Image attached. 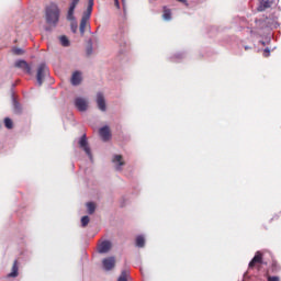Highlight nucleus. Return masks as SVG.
<instances>
[{"mask_svg":"<svg viewBox=\"0 0 281 281\" xmlns=\"http://www.w3.org/2000/svg\"><path fill=\"white\" fill-rule=\"evenodd\" d=\"M45 16L46 23L53 27H56V25H58V21H60V9L58 8V4L50 3L46 8Z\"/></svg>","mask_w":281,"mask_h":281,"instance_id":"obj_1","label":"nucleus"},{"mask_svg":"<svg viewBox=\"0 0 281 281\" xmlns=\"http://www.w3.org/2000/svg\"><path fill=\"white\" fill-rule=\"evenodd\" d=\"M47 76H49V68H47V65L41 64L37 68L36 75V80L40 87L45 82V78H47Z\"/></svg>","mask_w":281,"mask_h":281,"instance_id":"obj_2","label":"nucleus"},{"mask_svg":"<svg viewBox=\"0 0 281 281\" xmlns=\"http://www.w3.org/2000/svg\"><path fill=\"white\" fill-rule=\"evenodd\" d=\"M75 106L76 109H78L81 113H83L85 111H87V109H89V101H87V99L82 98V97H77L75 99Z\"/></svg>","mask_w":281,"mask_h":281,"instance_id":"obj_3","label":"nucleus"},{"mask_svg":"<svg viewBox=\"0 0 281 281\" xmlns=\"http://www.w3.org/2000/svg\"><path fill=\"white\" fill-rule=\"evenodd\" d=\"M261 266H262V254L260 251H257L255 257L249 262L248 267L249 269H254V268L260 269Z\"/></svg>","mask_w":281,"mask_h":281,"instance_id":"obj_4","label":"nucleus"},{"mask_svg":"<svg viewBox=\"0 0 281 281\" xmlns=\"http://www.w3.org/2000/svg\"><path fill=\"white\" fill-rule=\"evenodd\" d=\"M79 146L80 148H82V150H85L86 155H88V157L90 159H93V155H91V148L89 147V143L87 142V134H83L79 140Z\"/></svg>","mask_w":281,"mask_h":281,"instance_id":"obj_5","label":"nucleus"},{"mask_svg":"<svg viewBox=\"0 0 281 281\" xmlns=\"http://www.w3.org/2000/svg\"><path fill=\"white\" fill-rule=\"evenodd\" d=\"M274 3L276 0H260L257 10L258 12H265V10H269V8H271Z\"/></svg>","mask_w":281,"mask_h":281,"instance_id":"obj_6","label":"nucleus"},{"mask_svg":"<svg viewBox=\"0 0 281 281\" xmlns=\"http://www.w3.org/2000/svg\"><path fill=\"white\" fill-rule=\"evenodd\" d=\"M102 265L105 271H111L115 269V257H108L102 260Z\"/></svg>","mask_w":281,"mask_h":281,"instance_id":"obj_7","label":"nucleus"},{"mask_svg":"<svg viewBox=\"0 0 281 281\" xmlns=\"http://www.w3.org/2000/svg\"><path fill=\"white\" fill-rule=\"evenodd\" d=\"M99 135L103 142H109L111 139V128L109 126H103L99 130Z\"/></svg>","mask_w":281,"mask_h":281,"instance_id":"obj_8","label":"nucleus"},{"mask_svg":"<svg viewBox=\"0 0 281 281\" xmlns=\"http://www.w3.org/2000/svg\"><path fill=\"white\" fill-rule=\"evenodd\" d=\"M112 247H113V245L111 244V241L104 240L101 244H99L98 251H99V254H109V251H111Z\"/></svg>","mask_w":281,"mask_h":281,"instance_id":"obj_9","label":"nucleus"},{"mask_svg":"<svg viewBox=\"0 0 281 281\" xmlns=\"http://www.w3.org/2000/svg\"><path fill=\"white\" fill-rule=\"evenodd\" d=\"M89 14H83L80 21L79 32L81 36H85V32H87V25H89Z\"/></svg>","mask_w":281,"mask_h":281,"instance_id":"obj_10","label":"nucleus"},{"mask_svg":"<svg viewBox=\"0 0 281 281\" xmlns=\"http://www.w3.org/2000/svg\"><path fill=\"white\" fill-rule=\"evenodd\" d=\"M97 104L100 111H106V101L104 100V94L101 92L97 94Z\"/></svg>","mask_w":281,"mask_h":281,"instance_id":"obj_11","label":"nucleus"},{"mask_svg":"<svg viewBox=\"0 0 281 281\" xmlns=\"http://www.w3.org/2000/svg\"><path fill=\"white\" fill-rule=\"evenodd\" d=\"M15 67L18 69H23V71H25L26 74H32V67H30V64H27V61L25 60H18L15 63Z\"/></svg>","mask_w":281,"mask_h":281,"instance_id":"obj_12","label":"nucleus"},{"mask_svg":"<svg viewBox=\"0 0 281 281\" xmlns=\"http://www.w3.org/2000/svg\"><path fill=\"white\" fill-rule=\"evenodd\" d=\"M112 164L116 165V170H121L122 166L126 165L122 155H114L112 158Z\"/></svg>","mask_w":281,"mask_h":281,"instance_id":"obj_13","label":"nucleus"},{"mask_svg":"<svg viewBox=\"0 0 281 281\" xmlns=\"http://www.w3.org/2000/svg\"><path fill=\"white\" fill-rule=\"evenodd\" d=\"M81 82H82V75L80 74V71L74 72L71 77V85H74V87H78V85H80Z\"/></svg>","mask_w":281,"mask_h":281,"instance_id":"obj_14","label":"nucleus"},{"mask_svg":"<svg viewBox=\"0 0 281 281\" xmlns=\"http://www.w3.org/2000/svg\"><path fill=\"white\" fill-rule=\"evenodd\" d=\"M80 3V0H72L68 10V19L71 20L74 19V12L76 10V5Z\"/></svg>","mask_w":281,"mask_h":281,"instance_id":"obj_15","label":"nucleus"},{"mask_svg":"<svg viewBox=\"0 0 281 281\" xmlns=\"http://www.w3.org/2000/svg\"><path fill=\"white\" fill-rule=\"evenodd\" d=\"M19 277V261L15 260L12 266L11 273L8 274V278H18Z\"/></svg>","mask_w":281,"mask_h":281,"instance_id":"obj_16","label":"nucleus"},{"mask_svg":"<svg viewBox=\"0 0 281 281\" xmlns=\"http://www.w3.org/2000/svg\"><path fill=\"white\" fill-rule=\"evenodd\" d=\"M162 19L165 21H170L172 19V12L170 11V9L164 7Z\"/></svg>","mask_w":281,"mask_h":281,"instance_id":"obj_17","label":"nucleus"},{"mask_svg":"<svg viewBox=\"0 0 281 281\" xmlns=\"http://www.w3.org/2000/svg\"><path fill=\"white\" fill-rule=\"evenodd\" d=\"M87 210H88V214H94L95 213V203L93 202H88L86 204Z\"/></svg>","mask_w":281,"mask_h":281,"instance_id":"obj_18","label":"nucleus"},{"mask_svg":"<svg viewBox=\"0 0 281 281\" xmlns=\"http://www.w3.org/2000/svg\"><path fill=\"white\" fill-rule=\"evenodd\" d=\"M146 245V239H144V236L136 237V247H144Z\"/></svg>","mask_w":281,"mask_h":281,"instance_id":"obj_19","label":"nucleus"},{"mask_svg":"<svg viewBox=\"0 0 281 281\" xmlns=\"http://www.w3.org/2000/svg\"><path fill=\"white\" fill-rule=\"evenodd\" d=\"M117 281H128V270H123Z\"/></svg>","mask_w":281,"mask_h":281,"instance_id":"obj_20","label":"nucleus"},{"mask_svg":"<svg viewBox=\"0 0 281 281\" xmlns=\"http://www.w3.org/2000/svg\"><path fill=\"white\" fill-rule=\"evenodd\" d=\"M60 44L63 47H69V38L65 35L59 37Z\"/></svg>","mask_w":281,"mask_h":281,"instance_id":"obj_21","label":"nucleus"},{"mask_svg":"<svg viewBox=\"0 0 281 281\" xmlns=\"http://www.w3.org/2000/svg\"><path fill=\"white\" fill-rule=\"evenodd\" d=\"M12 53L15 56H23L25 54V50H23V48L14 47V48H12Z\"/></svg>","mask_w":281,"mask_h":281,"instance_id":"obj_22","label":"nucleus"},{"mask_svg":"<svg viewBox=\"0 0 281 281\" xmlns=\"http://www.w3.org/2000/svg\"><path fill=\"white\" fill-rule=\"evenodd\" d=\"M4 126L5 128H13L14 127V123L12 122V120L10 117H5L4 119Z\"/></svg>","mask_w":281,"mask_h":281,"instance_id":"obj_23","label":"nucleus"},{"mask_svg":"<svg viewBox=\"0 0 281 281\" xmlns=\"http://www.w3.org/2000/svg\"><path fill=\"white\" fill-rule=\"evenodd\" d=\"M89 221H90V218L88 215L82 216L81 217V226L87 227V225H89Z\"/></svg>","mask_w":281,"mask_h":281,"instance_id":"obj_24","label":"nucleus"},{"mask_svg":"<svg viewBox=\"0 0 281 281\" xmlns=\"http://www.w3.org/2000/svg\"><path fill=\"white\" fill-rule=\"evenodd\" d=\"M270 54H271V50H269V48H265L263 50L265 58H269Z\"/></svg>","mask_w":281,"mask_h":281,"instance_id":"obj_25","label":"nucleus"},{"mask_svg":"<svg viewBox=\"0 0 281 281\" xmlns=\"http://www.w3.org/2000/svg\"><path fill=\"white\" fill-rule=\"evenodd\" d=\"M93 11V7H89L87 8V12L83 14H89V19H91V12Z\"/></svg>","mask_w":281,"mask_h":281,"instance_id":"obj_26","label":"nucleus"},{"mask_svg":"<svg viewBox=\"0 0 281 281\" xmlns=\"http://www.w3.org/2000/svg\"><path fill=\"white\" fill-rule=\"evenodd\" d=\"M268 281H280V277H268Z\"/></svg>","mask_w":281,"mask_h":281,"instance_id":"obj_27","label":"nucleus"},{"mask_svg":"<svg viewBox=\"0 0 281 281\" xmlns=\"http://www.w3.org/2000/svg\"><path fill=\"white\" fill-rule=\"evenodd\" d=\"M88 7L93 8V0H89Z\"/></svg>","mask_w":281,"mask_h":281,"instance_id":"obj_28","label":"nucleus"},{"mask_svg":"<svg viewBox=\"0 0 281 281\" xmlns=\"http://www.w3.org/2000/svg\"><path fill=\"white\" fill-rule=\"evenodd\" d=\"M76 30H78V26L72 27L74 33H76Z\"/></svg>","mask_w":281,"mask_h":281,"instance_id":"obj_29","label":"nucleus"},{"mask_svg":"<svg viewBox=\"0 0 281 281\" xmlns=\"http://www.w3.org/2000/svg\"><path fill=\"white\" fill-rule=\"evenodd\" d=\"M178 1H180V3H186V0H178Z\"/></svg>","mask_w":281,"mask_h":281,"instance_id":"obj_30","label":"nucleus"},{"mask_svg":"<svg viewBox=\"0 0 281 281\" xmlns=\"http://www.w3.org/2000/svg\"><path fill=\"white\" fill-rule=\"evenodd\" d=\"M88 54H91V46H90V48L88 49Z\"/></svg>","mask_w":281,"mask_h":281,"instance_id":"obj_31","label":"nucleus"},{"mask_svg":"<svg viewBox=\"0 0 281 281\" xmlns=\"http://www.w3.org/2000/svg\"><path fill=\"white\" fill-rule=\"evenodd\" d=\"M246 277H247V272L244 273V278H246Z\"/></svg>","mask_w":281,"mask_h":281,"instance_id":"obj_32","label":"nucleus"},{"mask_svg":"<svg viewBox=\"0 0 281 281\" xmlns=\"http://www.w3.org/2000/svg\"><path fill=\"white\" fill-rule=\"evenodd\" d=\"M116 5H120L117 1H116Z\"/></svg>","mask_w":281,"mask_h":281,"instance_id":"obj_33","label":"nucleus"}]
</instances>
